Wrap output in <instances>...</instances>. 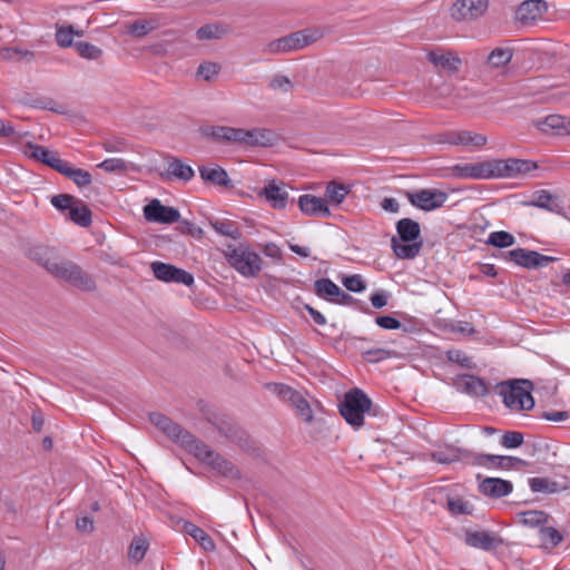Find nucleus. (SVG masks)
I'll use <instances>...</instances> for the list:
<instances>
[{"instance_id":"52","label":"nucleus","mask_w":570,"mask_h":570,"mask_svg":"<svg viewBox=\"0 0 570 570\" xmlns=\"http://www.w3.org/2000/svg\"><path fill=\"white\" fill-rule=\"evenodd\" d=\"M446 356L450 362L456 363L462 367L471 368L473 366L472 360L461 350H450Z\"/></svg>"},{"instance_id":"28","label":"nucleus","mask_w":570,"mask_h":570,"mask_svg":"<svg viewBox=\"0 0 570 570\" xmlns=\"http://www.w3.org/2000/svg\"><path fill=\"white\" fill-rule=\"evenodd\" d=\"M59 173L71 179L78 187H86L92 183L91 174L81 168H75L66 161Z\"/></svg>"},{"instance_id":"18","label":"nucleus","mask_w":570,"mask_h":570,"mask_svg":"<svg viewBox=\"0 0 570 570\" xmlns=\"http://www.w3.org/2000/svg\"><path fill=\"white\" fill-rule=\"evenodd\" d=\"M444 141L455 146L481 148L487 144V137L470 130H453L444 135Z\"/></svg>"},{"instance_id":"24","label":"nucleus","mask_w":570,"mask_h":570,"mask_svg":"<svg viewBox=\"0 0 570 570\" xmlns=\"http://www.w3.org/2000/svg\"><path fill=\"white\" fill-rule=\"evenodd\" d=\"M258 196L264 197L274 209H284L287 205L288 193L275 181L268 183Z\"/></svg>"},{"instance_id":"11","label":"nucleus","mask_w":570,"mask_h":570,"mask_svg":"<svg viewBox=\"0 0 570 570\" xmlns=\"http://www.w3.org/2000/svg\"><path fill=\"white\" fill-rule=\"evenodd\" d=\"M426 59L440 73L454 75L462 67V59L452 50H430L426 53Z\"/></svg>"},{"instance_id":"38","label":"nucleus","mask_w":570,"mask_h":570,"mask_svg":"<svg viewBox=\"0 0 570 570\" xmlns=\"http://www.w3.org/2000/svg\"><path fill=\"white\" fill-rule=\"evenodd\" d=\"M513 57L512 50L509 48H495L488 56V65L491 68H500L508 65Z\"/></svg>"},{"instance_id":"20","label":"nucleus","mask_w":570,"mask_h":570,"mask_svg":"<svg viewBox=\"0 0 570 570\" xmlns=\"http://www.w3.org/2000/svg\"><path fill=\"white\" fill-rule=\"evenodd\" d=\"M314 291L320 298L330 301L332 303H345L351 296L343 292L330 278H320L314 283Z\"/></svg>"},{"instance_id":"10","label":"nucleus","mask_w":570,"mask_h":570,"mask_svg":"<svg viewBox=\"0 0 570 570\" xmlns=\"http://www.w3.org/2000/svg\"><path fill=\"white\" fill-rule=\"evenodd\" d=\"M505 259L525 268H538L548 266L558 258L540 254L535 250L515 248L507 253Z\"/></svg>"},{"instance_id":"64","label":"nucleus","mask_w":570,"mask_h":570,"mask_svg":"<svg viewBox=\"0 0 570 570\" xmlns=\"http://www.w3.org/2000/svg\"><path fill=\"white\" fill-rule=\"evenodd\" d=\"M305 309L308 312V314L317 325L324 326L326 324V318L321 312H318L311 305H305Z\"/></svg>"},{"instance_id":"57","label":"nucleus","mask_w":570,"mask_h":570,"mask_svg":"<svg viewBox=\"0 0 570 570\" xmlns=\"http://www.w3.org/2000/svg\"><path fill=\"white\" fill-rule=\"evenodd\" d=\"M0 138H9L16 140L20 138V135L10 121L0 118Z\"/></svg>"},{"instance_id":"47","label":"nucleus","mask_w":570,"mask_h":570,"mask_svg":"<svg viewBox=\"0 0 570 570\" xmlns=\"http://www.w3.org/2000/svg\"><path fill=\"white\" fill-rule=\"evenodd\" d=\"M106 173L124 174L128 170L127 163L121 158H108L97 165Z\"/></svg>"},{"instance_id":"17","label":"nucleus","mask_w":570,"mask_h":570,"mask_svg":"<svg viewBox=\"0 0 570 570\" xmlns=\"http://www.w3.org/2000/svg\"><path fill=\"white\" fill-rule=\"evenodd\" d=\"M24 154L30 158L46 164L59 173L66 160L61 159L57 151L50 150L43 146L28 144L24 147Z\"/></svg>"},{"instance_id":"30","label":"nucleus","mask_w":570,"mask_h":570,"mask_svg":"<svg viewBox=\"0 0 570 570\" xmlns=\"http://www.w3.org/2000/svg\"><path fill=\"white\" fill-rule=\"evenodd\" d=\"M159 26L158 19L151 17L148 19H140L127 24V32L136 38H141L157 29Z\"/></svg>"},{"instance_id":"5","label":"nucleus","mask_w":570,"mask_h":570,"mask_svg":"<svg viewBox=\"0 0 570 570\" xmlns=\"http://www.w3.org/2000/svg\"><path fill=\"white\" fill-rule=\"evenodd\" d=\"M372 407L371 399L360 389H353L344 395L340 405V413L354 429L364 425V414Z\"/></svg>"},{"instance_id":"40","label":"nucleus","mask_w":570,"mask_h":570,"mask_svg":"<svg viewBox=\"0 0 570 570\" xmlns=\"http://www.w3.org/2000/svg\"><path fill=\"white\" fill-rule=\"evenodd\" d=\"M487 243L498 248H505L512 246L515 243V238L509 232L499 230L492 232L489 235Z\"/></svg>"},{"instance_id":"44","label":"nucleus","mask_w":570,"mask_h":570,"mask_svg":"<svg viewBox=\"0 0 570 570\" xmlns=\"http://www.w3.org/2000/svg\"><path fill=\"white\" fill-rule=\"evenodd\" d=\"M226 33V29L217 23L206 24L197 30L198 40H209L222 38Z\"/></svg>"},{"instance_id":"62","label":"nucleus","mask_w":570,"mask_h":570,"mask_svg":"<svg viewBox=\"0 0 570 570\" xmlns=\"http://www.w3.org/2000/svg\"><path fill=\"white\" fill-rule=\"evenodd\" d=\"M543 417L551 422H561L566 421L569 417V413L567 411H551L546 412Z\"/></svg>"},{"instance_id":"51","label":"nucleus","mask_w":570,"mask_h":570,"mask_svg":"<svg viewBox=\"0 0 570 570\" xmlns=\"http://www.w3.org/2000/svg\"><path fill=\"white\" fill-rule=\"evenodd\" d=\"M523 434L517 431H510L502 435L501 444L507 449H515L522 445Z\"/></svg>"},{"instance_id":"15","label":"nucleus","mask_w":570,"mask_h":570,"mask_svg":"<svg viewBox=\"0 0 570 570\" xmlns=\"http://www.w3.org/2000/svg\"><path fill=\"white\" fill-rule=\"evenodd\" d=\"M144 216L151 223L173 224L179 220L180 213L174 207L163 205L158 199H153L144 207Z\"/></svg>"},{"instance_id":"31","label":"nucleus","mask_w":570,"mask_h":570,"mask_svg":"<svg viewBox=\"0 0 570 570\" xmlns=\"http://www.w3.org/2000/svg\"><path fill=\"white\" fill-rule=\"evenodd\" d=\"M237 128L228 126H208L203 129V134L217 141L235 142Z\"/></svg>"},{"instance_id":"7","label":"nucleus","mask_w":570,"mask_h":570,"mask_svg":"<svg viewBox=\"0 0 570 570\" xmlns=\"http://www.w3.org/2000/svg\"><path fill=\"white\" fill-rule=\"evenodd\" d=\"M316 37L311 31H297L286 37H282L274 41H271L266 47L265 51L272 55L289 52L302 49L309 43L314 42Z\"/></svg>"},{"instance_id":"63","label":"nucleus","mask_w":570,"mask_h":570,"mask_svg":"<svg viewBox=\"0 0 570 570\" xmlns=\"http://www.w3.org/2000/svg\"><path fill=\"white\" fill-rule=\"evenodd\" d=\"M382 208L389 213H397L400 210V204L395 198L386 197L381 203Z\"/></svg>"},{"instance_id":"19","label":"nucleus","mask_w":570,"mask_h":570,"mask_svg":"<svg viewBox=\"0 0 570 570\" xmlns=\"http://www.w3.org/2000/svg\"><path fill=\"white\" fill-rule=\"evenodd\" d=\"M548 4L544 0H525L515 11V17L522 23H532L542 18Z\"/></svg>"},{"instance_id":"16","label":"nucleus","mask_w":570,"mask_h":570,"mask_svg":"<svg viewBox=\"0 0 570 570\" xmlns=\"http://www.w3.org/2000/svg\"><path fill=\"white\" fill-rule=\"evenodd\" d=\"M464 541L469 547L484 551H492L502 544L499 535L484 530L466 531Z\"/></svg>"},{"instance_id":"54","label":"nucleus","mask_w":570,"mask_h":570,"mask_svg":"<svg viewBox=\"0 0 570 570\" xmlns=\"http://www.w3.org/2000/svg\"><path fill=\"white\" fill-rule=\"evenodd\" d=\"M553 204V196L547 191V190H539L534 194V199L532 200V205L544 208V209H551V206Z\"/></svg>"},{"instance_id":"26","label":"nucleus","mask_w":570,"mask_h":570,"mask_svg":"<svg viewBox=\"0 0 570 570\" xmlns=\"http://www.w3.org/2000/svg\"><path fill=\"white\" fill-rule=\"evenodd\" d=\"M458 384L463 392L472 396H483L488 393L485 382L474 375H463Z\"/></svg>"},{"instance_id":"33","label":"nucleus","mask_w":570,"mask_h":570,"mask_svg":"<svg viewBox=\"0 0 570 570\" xmlns=\"http://www.w3.org/2000/svg\"><path fill=\"white\" fill-rule=\"evenodd\" d=\"M351 189L347 185L340 184L336 181H330L325 189L326 204L340 205L350 194Z\"/></svg>"},{"instance_id":"55","label":"nucleus","mask_w":570,"mask_h":570,"mask_svg":"<svg viewBox=\"0 0 570 570\" xmlns=\"http://www.w3.org/2000/svg\"><path fill=\"white\" fill-rule=\"evenodd\" d=\"M219 72V66L215 62H206L199 66L198 75L205 80H210L216 77Z\"/></svg>"},{"instance_id":"45","label":"nucleus","mask_w":570,"mask_h":570,"mask_svg":"<svg viewBox=\"0 0 570 570\" xmlns=\"http://www.w3.org/2000/svg\"><path fill=\"white\" fill-rule=\"evenodd\" d=\"M520 522L529 527L542 525L547 522L548 517L542 511L531 510L519 514Z\"/></svg>"},{"instance_id":"34","label":"nucleus","mask_w":570,"mask_h":570,"mask_svg":"<svg viewBox=\"0 0 570 570\" xmlns=\"http://www.w3.org/2000/svg\"><path fill=\"white\" fill-rule=\"evenodd\" d=\"M68 217L71 222L82 227H88L91 224V210L81 199L77 200Z\"/></svg>"},{"instance_id":"4","label":"nucleus","mask_w":570,"mask_h":570,"mask_svg":"<svg viewBox=\"0 0 570 570\" xmlns=\"http://www.w3.org/2000/svg\"><path fill=\"white\" fill-rule=\"evenodd\" d=\"M224 256L227 263L243 277H257L263 269V258L252 250L248 245L227 246Z\"/></svg>"},{"instance_id":"50","label":"nucleus","mask_w":570,"mask_h":570,"mask_svg":"<svg viewBox=\"0 0 570 570\" xmlns=\"http://www.w3.org/2000/svg\"><path fill=\"white\" fill-rule=\"evenodd\" d=\"M431 458L438 463L448 464L459 460V452L454 448H446L445 450L433 452Z\"/></svg>"},{"instance_id":"59","label":"nucleus","mask_w":570,"mask_h":570,"mask_svg":"<svg viewBox=\"0 0 570 570\" xmlns=\"http://www.w3.org/2000/svg\"><path fill=\"white\" fill-rule=\"evenodd\" d=\"M274 392L284 401H289L291 397H293L294 393L296 392L292 387L284 385V384H275L274 385Z\"/></svg>"},{"instance_id":"3","label":"nucleus","mask_w":570,"mask_h":570,"mask_svg":"<svg viewBox=\"0 0 570 570\" xmlns=\"http://www.w3.org/2000/svg\"><path fill=\"white\" fill-rule=\"evenodd\" d=\"M532 389L529 380H512L498 384V394L511 412H523L534 406Z\"/></svg>"},{"instance_id":"48","label":"nucleus","mask_w":570,"mask_h":570,"mask_svg":"<svg viewBox=\"0 0 570 570\" xmlns=\"http://www.w3.org/2000/svg\"><path fill=\"white\" fill-rule=\"evenodd\" d=\"M75 28L72 26H60L56 30V41L60 47L67 48L73 43Z\"/></svg>"},{"instance_id":"43","label":"nucleus","mask_w":570,"mask_h":570,"mask_svg":"<svg viewBox=\"0 0 570 570\" xmlns=\"http://www.w3.org/2000/svg\"><path fill=\"white\" fill-rule=\"evenodd\" d=\"M540 540L544 547L554 548L562 540V534L552 527H543L540 529Z\"/></svg>"},{"instance_id":"6","label":"nucleus","mask_w":570,"mask_h":570,"mask_svg":"<svg viewBox=\"0 0 570 570\" xmlns=\"http://www.w3.org/2000/svg\"><path fill=\"white\" fill-rule=\"evenodd\" d=\"M490 0H455L449 8V17L455 22H473L483 17Z\"/></svg>"},{"instance_id":"12","label":"nucleus","mask_w":570,"mask_h":570,"mask_svg":"<svg viewBox=\"0 0 570 570\" xmlns=\"http://www.w3.org/2000/svg\"><path fill=\"white\" fill-rule=\"evenodd\" d=\"M492 163L494 178L524 175L538 168L534 161L518 158L494 159Z\"/></svg>"},{"instance_id":"9","label":"nucleus","mask_w":570,"mask_h":570,"mask_svg":"<svg viewBox=\"0 0 570 570\" xmlns=\"http://www.w3.org/2000/svg\"><path fill=\"white\" fill-rule=\"evenodd\" d=\"M406 198L414 207L431 212L442 207L449 195L440 189L425 188L406 193Z\"/></svg>"},{"instance_id":"32","label":"nucleus","mask_w":570,"mask_h":570,"mask_svg":"<svg viewBox=\"0 0 570 570\" xmlns=\"http://www.w3.org/2000/svg\"><path fill=\"white\" fill-rule=\"evenodd\" d=\"M199 174L204 180L210 181L215 185L228 186L230 183L226 170L219 166H214V167L203 166L199 168Z\"/></svg>"},{"instance_id":"8","label":"nucleus","mask_w":570,"mask_h":570,"mask_svg":"<svg viewBox=\"0 0 570 570\" xmlns=\"http://www.w3.org/2000/svg\"><path fill=\"white\" fill-rule=\"evenodd\" d=\"M277 140V135L266 128H252L244 129L237 128L236 130V145L244 147H272Z\"/></svg>"},{"instance_id":"42","label":"nucleus","mask_w":570,"mask_h":570,"mask_svg":"<svg viewBox=\"0 0 570 570\" xmlns=\"http://www.w3.org/2000/svg\"><path fill=\"white\" fill-rule=\"evenodd\" d=\"M448 509L452 514H472L474 507L471 501L456 497L449 499Z\"/></svg>"},{"instance_id":"21","label":"nucleus","mask_w":570,"mask_h":570,"mask_svg":"<svg viewBox=\"0 0 570 570\" xmlns=\"http://www.w3.org/2000/svg\"><path fill=\"white\" fill-rule=\"evenodd\" d=\"M298 207L305 215L315 217H328L331 210L324 198L305 194L298 198Z\"/></svg>"},{"instance_id":"29","label":"nucleus","mask_w":570,"mask_h":570,"mask_svg":"<svg viewBox=\"0 0 570 570\" xmlns=\"http://www.w3.org/2000/svg\"><path fill=\"white\" fill-rule=\"evenodd\" d=\"M184 531L189 534L205 551H214L216 546L214 540L198 525L191 522H185Z\"/></svg>"},{"instance_id":"14","label":"nucleus","mask_w":570,"mask_h":570,"mask_svg":"<svg viewBox=\"0 0 570 570\" xmlns=\"http://www.w3.org/2000/svg\"><path fill=\"white\" fill-rule=\"evenodd\" d=\"M454 177L462 179L494 178L492 160L458 164L452 167Z\"/></svg>"},{"instance_id":"61","label":"nucleus","mask_w":570,"mask_h":570,"mask_svg":"<svg viewBox=\"0 0 570 570\" xmlns=\"http://www.w3.org/2000/svg\"><path fill=\"white\" fill-rule=\"evenodd\" d=\"M77 530L80 532L89 533L94 531V521L89 517L79 518L76 522Z\"/></svg>"},{"instance_id":"58","label":"nucleus","mask_w":570,"mask_h":570,"mask_svg":"<svg viewBox=\"0 0 570 570\" xmlns=\"http://www.w3.org/2000/svg\"><path fill=\"white\" fill-rule=\"evenodd\" d=\"M375 323L384 330H397L401 327V322L393 316H377Z\"/></svg>"},{"instance_id":"56","label":"nucleus","mask_w":570,"mask_h":570,"mask_svg":"<svg viewBox=\"0 0 570 570\" xmlns=\"http://www.w3.org/2000/svg\"><path fill=\"white\" fill-rule=\"evenodd\" d=\"M364 355L370 362H380L390 358L392 353L385 348H373L367 350Z\"/></svg>"},{"instance_id":"46","label":"nucleus","mask_w":570,"mask_h":570,"mask_svg":"<svg viewBox=\"0 0 570 570\" xmlns=\"http://www.w3.org/2000/svg\"><path fill=\"white\" fill-rule=\"evenodd\" d=\"M529 485L533 492L554 493L558 491V484L546 478H531L529 480Z\"/></svg>"},{"instance_id":"27","label":"nucleus","mask_w":570,"mask_h":570,"mask_svg":"<svg viewBox=\"0 0 570 570\" xmlns=\"http://www.w3.org/2000/svg\"><path fill=\"white\" fill-rule=\"evenodd\" d=\"M396 232L404 243L416 240L421 235V228L417 222L411 218H402L396 223Z\"/></svg>"},{"instance_id":"22","label":"nucleus","mask_w":570,"mask_h":570,"mask_svg":"<svg viewBox=\"0 0 570 570\" xmlns=\"http://www.w3.org/2000/svg\"><path fill=\"white\" fill-rule=\"evenodd\" d=\"M513 485L510 481L499 478H485L479 484V491L490 498H503L510 494Z\"/></svg>"},{"instance_id":"2","label":"nucleus","mask_w":570,"mask_h":570,"mask_svg":"<svg viewBox=\"0 0 570 570\" xmlns=\"http://www.w3.org/2000/svg\"><path fill=\"white\" fill-rule=\"evenodd\" d=\"M30 256L52 276L67 282L73 287L85 292L96 289L95 281L79 265L60 257L53 248L38 247L31 250Z\"/></svg>"},{"instance_id":"37","label":"nucleus","mask_w":570,"mask_h":570,"mask_svg":"<svg viewBox=\"0 0 570 570\" xmlns=\"http://www.w3.org/2000/svg\"><path fill=\"white\" fill-rule=\"evenodd\" d=\"M421 243L403 244L395 238L392 239V248L394 254L402 259L414 258L421 250Z\"/></svg>"},{"instance_id":"13","label":"nucleus","mask_w":570,"mask_h":570,"mask_svg":"<svg viewBox=\"0 0 570 570\" xmlns=\"http://www.w3.org/2000/svg\"><path fill=\"white\" fill-rule=\"evenodd\" d=\"M151 271L157 279L166 283L171 282L186 286L194 284V276L190 273L167 263L154 262L151 263Z\"/></svg>"},{"instance_id":"1","label":"nucleus","mask_w":570,"mask_h":570,"mask_svg":"<svg viewBox=\"0 0 570 570\" xmlns=\"http://www.w3.org/2000/svg\"><path fill=\"white\" fill-rule=\"evenodd\" d=\"M149 420L170 440L179 444L187 452L194 454L198 460L210 464L220 474L228 476L236 475L234 466L228 461L215 454L206 444L197 440L166 415L158 412L150 413Z\"/></svg>"},{"instance_id":"25","label":"nucleus","mask_w":570,"mask_h":570,"mask_svg":"<svg viewBox=\"0 0 570 570\" xmlns=\"http://www.w3.org/2000/svg\"><path fill=\"white\" fill-rule=\"evenodd\" d=\"M523 461L514 456L483 454L476 458V463L485 468L511 469Z\"/></svg>"},{"instance_id":"41","label":"nucleus","mask_w":570,"mask_h":570,"mask_svg":"<svg viewBox=\"0 0 570 570\" xmlns=\"http://www.w3.org/2000/svg\"><path fill=\"white\" fill-rule=\"evenodd\" d=\"M73 47L76 52L85 59L96 60L102 55V50L100 48L89 42L78 41Z\"/></svg>"},{"instance_id":"36","label":"nucleus","mask_w":570,"mask_h":570,"mask_svg":"<svg viewBox=\"0 0 570 570\" xmlns=\"http://www.w3.org/2000/svg\"><path fill=\"white\" fill-rule=\"evenodd\" d=\"M149 548V542L142 537H135L128 548V558L130 561L140 562Z\"/></svg>"},{"instance_id":"49","label":"nucleus","mask_w":570,"mask_h":570,"mask_svg":"<svg viewBox=\"0 0 570 570\" xmlns=\"http://www.w3.org/2000/svg\"><path fill=\"white\" fill-rule=\"evenodd\" d=\"M78 199L79 198H77L72 195H69V194H60V195H56L51 198V204L58 210H60V212L68 210V213H69Z\"/></svg>"},{"instance_id":"53","label":"nucleus","mask_w":570,"mask_h":570,"mask_svg":"<svg viewBox=\"0 0 570 570\" xmlns=\"http://www.w3.org/2000/svg\"><path fill=\"white\" fill-rule=\"evenodd\" d=\"M343 285L351 292L361 293L365 289L366 285L361 275H351L344 277Z\"/></svg>"},{"instance_id":"60","label":"nucleus","mask_w":570,"mask_h":570,"mask_svg":"<svg viewBox=\"0 0 570 570\" xmlns=\"http://www.w3.org/2000/svg\"><path fill=\"white\" fill-rule=\"evenodd\" d=\"M271 87L273 89H281V90L287 91L292 87V83H291V81H289V79L287 77H285V76H276L271 81Z\"/></svg>"},{"instance_id":"23","label":"nucleus","mask_w":570,"mask_h":570,"mask_svg":"<svg viewBox=\"0 0 570 570\" xmlns=\"http://www.w3.org/2000/svg\"><path fill=\"white\" fill-rule=\"evenodd\" d=\"M540 131L551 135H570V120L560 115H549L537 122Z\"/></svg>"},{"instance_id":"35","label":"nucleus","mask_w":570,"mask_h":570,"mask_svg":"<svg viewBox=\"0 0 570 570\" xmlns=\"http://www.w3.org/2000/svg\"><path fill=\"white\" fill-rule=\"evenodd\" d=\"M167 173L184 181L190 180L195 175L194 169L189 165L181 163L177 158H173L168 163Z\"/></svg>"},{"instance_id":"39","label":"nucleus","mask_w":570,"mask_h":570,"mask_svg":"<svg viewBox=\"0 0 570 570\" xmlns=\"http://www.w3.org/2000/svg\"><path fill=\"white\" fill-rule=\"evenodd\" d=\"M288 402L296 409L297 413L305 422H311L313 420L311 406L307 400L299 392L296 391Z\"/></svg>"}]
</instances>
